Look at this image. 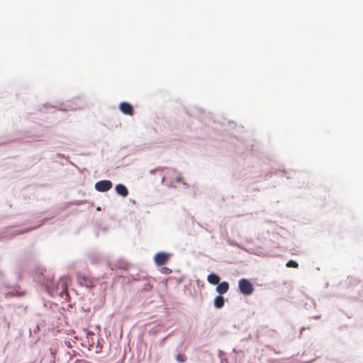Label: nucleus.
<instances>
[{"label":"nucleus","mask_w":363,"mask_h":363,"mask_svg":"<svg viewBox=\"0 0 363 363\" xmlns=\"http://www.w3.org/2000/svg\"><path fill=\"white\" fill-rule=\"evenodd\" d=\"M176 359L179 362H184L186 360V356L182 354H178L176 357Z\"/></svg>","instance_id":"10"},{"label":"nucleus","mask_w":363,"mask_h":363,"mask_svg":"<svg viewBox=\"0 0 363 363\" xmlns=\"http://www.w3.org/2000/svg\"><path fill=\"white\" fill-rule=\"evenodd\" d=\"M286 267H294V268H297L298 267V263L296 262V261H294V260H289L287 263H286Z\"/></svg>","instance_id":"9"},{"label":"nucleus","mask_w":363,"mask_h":363,"mask_svg":"<svg viewBox=\"0 0 363 363\" xmlns=\"http://www.w3.org/2000/svg\"><path fill=\"white\" fill-rule=\"evenodd\" d=\"M229 290V284L227 281L218 283L216 287V291L220 294H225Z\"/></svg>","instance_id":"5"},{"label":"nucleus","mask_w":363,"mask_h":363,"mask_svg":"<svg viewBox=\"0 0 363 363\" xmlns=\"http://www.w3.org/2000/svg\"><path fill=\"white\" fill-rule=\"evenodd\" d=\"M169 255L164 252H159L155 255L154 260L158 266L163 265L169 260Z\"/></svg>","instance_id":"3"},{"label":"nucleus","mask_w":363,"mask_h":363,"mask_svg":"<svg viewBox=\"0 0 363 363\" xmlns=\"http://www.w3.org/2000/svg\"><path fill=\"white\" fill-rule=\"evenodd\" d=\"M101 342H104L103 340H101V341L98 340L97 345H96V353L100 352L101 351V349L103 348V344Z\"/></svg>","instance_id":"11"},{"label":"nucleus","mask_w":363,"mask_h":363,"mask_svg":"<svg viewBox=\"0 0 363 363\" xmlns=\"http://www.w3.org/2000/svg\"><path fill=\"white\" fill-rule=\"evenodd\" d=\"M112 187V182L109 180H102L98 182L95 184V189L100 192H105L111 189Z\"/></svg>","instance_id":"2"},{"label":"nucleus","mask_w":363,"mask_h":363,"mask_svg":"<svg viewBox=\"0 0 363 363\" xmlns=\"http://www.w3.org/2000/svg\"><path fill=\"white\" fill-rule=\"evenodd\" d=\"M78 278H79V284L82 285V284H83V282H82V281H85V279H84V278L82 279L80 276H79V277H78Z\"/></svg>","instance_id":"12"},{"label":"nucleus","mask_w":363,"mask_h":363,"mask_svg":"<svg viewBox=\"0 0 363 363\" xmlns=\"http://www.w3.org/2000/svg\"><path fill=\"white\" fill-rule=\"evenodd\" d=\"M213 304L216 308H222L225 304L224 298L222 296H216L213 301Z\"/></svg>","instance_id":"8"},{"label":"nucleus","mask_w":363,"mask_h":363,"mask_svg":"<svg viewBox=\"0 0 363 363\" xmlns=\"http://www.w3.org/2000/svg\"><path fill=\"white\" fill-rule=\"evenodd\" d=\"M115 189H116V193L123 197L127 196L128 194V189L123 184H117L116 186Z\"/></svg>","instance_id":"6"},{"label":"nucleus","mask_w":363,"mask_h":363,"mask_svg":"<svg viewBox=\"0 0 363 363\" xmlns=\"http://www.w3.org/2000/svg\"><path fill=\"white\" fill-rule=\"evenodd\" d=\"M119 108H120L121 111L125 115H129V116L133 115V108L129 103H127V102L121 103L119 105Z\"/></svg>","instance_id":"4"},{"label":"nucleus","mask_w":363,"mask_h":363,"mask_svg":"<svg viewBox=\"0 0 363 363\" xmlns=\"http://www.w3.org/2000/svg\"><path fill=\"white\" fill-rule=\"evenodd\" d=\"M239 289L245 296H250L254 291V287L250 281L246 279H241L238 282Z\"/></svg>","instance_id":"1"},{"label":"nucleus","mask_w":363,"mask_h":363,"mask_svg":"<svg viewBox=\"0 0 363 363\" xmlns=\"http://www.w3.org/2000/svg\"><path fill=\"white\" fill-rule=\"evenodd\" d=\"M207 281L209 284L213 285H216L220 281V277L218 275L211 273L208 275L207 277Z\"/></svg>","instance_id":"7"}]
</instances>
